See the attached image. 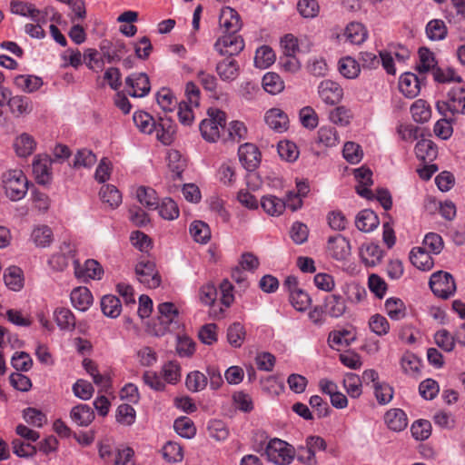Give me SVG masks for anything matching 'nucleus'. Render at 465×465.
<instances>
[{"label": "nucleus", "mask_w": 465, "mask_h": 465, "mask_svg": "<svg viewBox=\"0 0 465 465\" xmlns=\"http://www.w3.org/2000/svg\"><path fill=\"white\" fill-rule=\"evenodd\" d=\"M3 186L5 195L15 202L25 196L28 191V180L23 171L9 170L3 174Z\"/></svg>", "instance_id": "nucleus-1"}, {"label": "nucleus", "mask_w": 465, "mask_h": 465, "mask_svg": "<svg viewBox=\"0 0 465 465\" xmlns=\"http://www.w3.org/2000/svg\"><path fill=\"white\" fill-rule=\"evenodd\" d=\"M208 119L201 122L199 129L203 138L210 143H214L220 137V130L226 125V114L219 109H209Z\"/></svg>", "instance_id": "nucleus-2"}, {"label": "nucleus", "mask_w": 465, "mask_h": 465, "mask_svg": "<svg viewBox=\"0 0 465 465\" xmlns=\"http://www.w3.org/2000/svg\"><path fill=\"white\" fill-rule=\"evenodd\" d=\"M268 460L277 465H288L294 458V450L287 442L273 439L266 446Z\"/></svg>", "instance_id": "nucleus-3"}, {"label": "nucleus", "mask_w": 465, "mask_h": 465, "mask_svg": "<svg viewBox=\"0 0 465 465\" xmlns=\"http://www.w3.org/2000/svg\"><path fill=\"white\" fill-rule=\"evenodd\" d=\"M429 284L432 292L442 299H448L456 291V283L452 275L442 271L432 273Z\"/></svg>", "instance_id": "nucleus-4"}, {"label": "nucleus", "mask_w": 465, "mask_h": 465, "mask_svg": "<svg viewBox=\"0 0 465 465\" xmlns=\"http://www.w3.org/2000/svg\"><path fill=\"white\" fill-rule=\"evenodd\" d=\"M244 45L243 38L238 33H227L216 40L213 47L221 55L233 56L239 54Z\"/></svg>", "instance_id": "nucleus-5"}, {"label": "nucleus", "mask_w": 465, "mask_h": 465, "mask_svg": "<svg viewBox=\"0 0 465 465\" xmlns=\"http://www.w3.org/2000/svg\"><path fill=\"white\" fill-rule=\"evenodd\" d=\"M158 323L154 324L153 332L156 336H163L178 317L179 312L173 302H163L158 305Z\"/></svg>", "instance_id": "nucleus-6"}, {"label": "nucleus", "mask_w": 465, "mask_h": 465, "mask_svg": "<svg viewBox=\"0 0 465 465\" xmlns=\"http://www.w3.org/2000/svg\"><path fill=\"white\" fill-rule=\"evenodd\" d=\"M135 273L138 281L149 288H157L161 284V276L153 262H139L135 266Z\"/></svg>", "instance_id": "nucleus-7"}, {"label": "nucleus", "mask_w": 465, "mask_h": 465, "mask_svg": "<svg viewBox=\"0 0 465 465\" xmlns=\"http://www.w3.org/2000/svg\"><path fill=\"white\" fill-rule=\"evenodd\" d=\"M128 94L133 97H144L151 90L149 77L144 73H135L126 77Z\"/></svg>", "instance_id": "nucleus-8"}, {"label": "nucleus", "mask_w": 465, "mask_h": 465, "mask_svg": "<svg viewBox=\"0 0 465 465\" xmlns=\"http://www.w3.org/2000/svg\"><path fill=\"white\" fill-rule=\"evenodd\" d=\"M74 265L75 277L83 282H87L89 279L100 280L104 274L101 264L93 259L87 260L84 265H81L77 260H74Z\"/></svg>", "instance_id": "nucleus-9"}, {"label": "nucleus", "mask_w": 465, "mask_h": 465, "mask_svg": "<svg viewBox=\"0 0 465 465\" xmlns=\"http://www.w3.org/2000/svg\"><path fill=\"white\" fill-rule=\"evenodd\" d=\"M326 447L327 444L323 438L320 436H309L306 439V445L299 447V450H305L307 455L301 454L298 460L308 465H315L317 463L315 452L317 450H324Z\"/></svg>", "instance_id": "nucleus-10"}, {"label": "nucleus", "mask_w": 465, "mask_h": 465, "mask_svg": "<svg viewBox=\"0 0 465 465\" xmlns=\"http://www.w3.org/2000/svg\"><path fill=\"white\" fill-rule=\"evenodd\" d=\"M425 79L411 72L404 73L400 78L399 88L406 97L414 98L420 94L421 84H425Z\"/></svg>", "instance_id": "nucleus-11"}, {"label": "nucleus", "mask_w": 465, "mask_h": 465, "mask_svg": "<svg viewBox=\"0 0 465 465\" xmlns=\"http://www.w3.org/2000/svg\"><path fill=\"white\" fill-rule=\"evenodd\" d=\"M318 94L325 104L333 105L341 100L343 90L338 83L331 80H324L319 84Z\"/></svg>", "instance_id": "nucleus-12"}, {"label": "nucleus", "mask_w": 465, "mask_h": 465, "mask_svg": "<svg viewBox=\"0 0 465 465\" xmlns=\"http://www.w3.org/2000/svg\"><path fill=\"white\" fill-rule=\"evenodd\" d=\"M239 160L247 171L255 170L261 161V153L257 146L246 143L238 149Z\"/></svg>", "instance_id": "nucleus-13"}, {"label": "nucleus", "mask_w": 465, "mask_h": 465, "mask_svg": "<svg viewBox=\"0 0 465 465\" xmlns=\"http://www.w3.org/2000/svg\"><path fill=\"white\" fill-rule=\"evenodd\" d=\"M99 46L104 59L109 64L120 61L123 55L127 53V47L121 40H116L114 43L103 40Z\"/></svg>", "instance_id": "nucleus-14"}, {"label": "nucleus", "mask_w": 465, "mask_h": 465, "mask_svg": "<svg viewBox=\"0 0 465 465\" xmlns=\"http://www.w3.org/2000/svg\"><path fill=\"white\" fill-rule=\"evenodd\" d=\"M328 251L333 259L346 260L351 255L350 242L341 234L331 236L328 240Z\"/></svg>", "instance_id": "nucleus-15"}, {"label": "nucleus", "mask_w": 465, "mask_h": 465, "mask_svg": "<svg viewBox=\"0 0 465 465\" xmlns=\"http://www.w3.org/2000/svg\"><path fill=\"white\" fill-rule=\"evenodd\" d=\"M220 25L223 34L238 33L242 28V22L239 14L231 7L223 9L220 16Z\"/></svg>", "instance_id": "nucleus-16"}, {"label": "nucleus", "mask_w": 465, "mask_h": 465, "mask_svg": "<svg viewBox=\"0 0 465 465\" xmlns=\"http://www.w3.org/2000/svg\"><path fill=\"white\" fill-rule=\"evenodd\" d=\"M11 12L15 15L23 16H30L35 23H45V15L42 12L35 7L34 5L29 3H24L20 1L11 2Z\"/></svg>", "instance_id": "nucleus-17"}, {"label": "nucleus", "mask_w": 465, "mask_h": 465, "mask_svg": "<svg viewBox=\"0 0 465 465\" xmlns=\"http://www.w3.org/2000/svg\"><path fill=\"white\" fill-rule=\"evenodd\" d=\"M264 120L268 126L275 132L282 133L288 128V116L279 108H272L267 111Z\"/></svg>", "instance_id": "nucleus-18"}, {"label": "nucleus", "mask_w": 465, "mask_h": 465, "mask_svg": "<svg viewBox=\"0 0 465 465\" xmlns=\"http://www.w3.org/2000/svg\"><path fill=\"white\" fill-rule=\"evenodd\" d=\"M33 173L39 184H49L52 180L51 161L48 158H37L33 162Z\"/></svg>", "instance_id": "nucleus-19"}, {"label": "nucleus", "mask_w": 465, "mask_h": 465, "mask_svg": "<svg viewBox=\"0 0 465 465\" xmlns=\"http://www.w3.org/2000/svg\"><path fill=\"white\" fill-rule=\"evenodd\" d=\"M380 223L377 214L370 210H361L355 217V225L363 232H370L378 227Z\"/></svg>", "instance_id": "nucleus-20"}, {"label": "nucleus", "mask_w": 465, "mask_h": 465, "mask_svg": "<svg viewBox=\"0 0 465 465\" xmlns=\"http://www.w3.org/2000/svg\"><path fill=\"white\" fill-rule=\"evenodd\" d=\"M70 299L73 306L81 312L87 311L93 303V295L84 286L74 288L71 292Z\"/></svg>", "instance_id": "nucleus-21"}, {"label": "nucleus", "mask_w": 465, "mask_h": 465, "mask_svg": "<svg viewBox=\"0 0 465 465\" xmlns=\"http://www.w3.org/2000/svg\"><path fill=\"white\" fill-rule=\"evenodd\" d=\"M215 71L221 80L232 82L238 77L240 67L234 59H223L216 64Z\"/></svg>", "instance_id": "nucleus-22"}, {"label": "nucleus", "mask_w": 465, "mask_h": 465, "mask_svg": "<svg viewBox=\"0 0 465 465\" xmlns=\"http://www.w3.org/2000/svg\"><path fill=\"white\" fill-rule=\"evenodd\" d=\"M326 314L332 318H340L346 312L345 300L340 294H331L324 300L323 304Z\"/></svg>", "instance_id": "nucleus-23"}, {"label": "nucleus", "mask_w": 465, "mask_h": 465, "mask_svg": "<svg viewBox=\"0 0 465 465\" xmlns=\"http://www.w3.org/2000/svg\"><path fill=\"white\" fill-rule=\"evenodd\" d=\"M200 301L205 304L212 306L210 314L215 318L220 317L223 313V310L222 308L219 311L216 310L214 306V302L217 298V290L214 284L206 283L203 285L199 292Z\"/></svg>", "instance_id": "nucleus-24"}, {"label": "nucleus", "mask_w": 465, "mask_h": 465, "mask_svg": "<svg viewBox=\"0 0 465 465\" xmlns=\"http://www.w3.org/2000/svg\"><path fill=\"white\" fill-rule=\"evenodd\" d=\"M415 153L420 161L431 163L437 158L438 148L431 140L420 139L415 146Z\"/></svg>", "instance_id": "nucleus-25"}, {"label": "nucleus", "mask_w": 465, "mask_h": 465, "mask_svg": "<svg viewBox=\"0 0 465 465\" xmlns=\"http://www.w3.org/2000/svg\"><path fill=\"white\" fill-rule=\"evenodd\" d=\"M70 417L78 426L87 427L94 419V410L87 404H78L70 411Z\"/></svg>", "instance_id": "nucleus-26"}, {"label": "nucleus", "mask_w": 465, "mask_h": 465, "mask_svg": "<svg viewBox=\"0 0 465 465\" xmlns=\"http://www.w3.org/2000/svg\"><path fill=\"white\" fill-rule=\"evenodd\" d=\"M156 137L163 144H170L173 141L175 125L171 118L160 117L156 123Z\"/></svg>", "instance_id": "nucleus-27"}, {"label": "nucleus", "mask_w": 465, "mask_h": 465, "mask_svg": "<svg viewBox=\"0 0 465 465\" xmlns=\"http://www.w3.org/2000/svg\"><path fill=\"white\" fill-rule=\"evenodd\" d=\"M411 262L418 269L429 271L433 266V259L430 252L423 247H416L411 251Z\"/></svg>", "instance_id": "nucleus-28"}, {"label": "nucleus", "mask_w": 465, "mask_h": 465, "mask_svg": "<svg viewBox=\"0 0 465 465\" xmlns=\"http://www.w3.org/2000/svg\"><path fill=\"white\" fill-rule=\"evenodd\" d=\"M384 420L389 429L394 431H401L408 425L407 415L401 409L389 410L385 413Z\"/></svg>", "instance_id": "nucleus-29"}, {"label": "nucleus", "mask_w": 465, "mask_h": 465, "mask_svg": "<svg viewBox=\"0 0 465 465\" xmlns=\"http://www.w3.org/2000/svg\"><path fill=\"white\" fill-rule=\"evenodd\" d=\"M261 205L264 212L272 216L282 214L286 208L284 200L272 194L264 195L261 199Z\"/></svg>", "instance_id": "nucleus-30"}, {"label": "nucleus", "mask_w": 465, "mask_h": 465, "mask_svg": "<svg viewBox=\"0 0 465 465\" xmlns=\"http://www.w3.org/2000/svg\"><path fill=\"white\" fill-rule=\"evenodd\" d=\"M133 120L135 126L143 134H151L157 128V122L146 112H135Z\"/></svg>", "instance_id": "nucleus-31"}, {"label": "nucleus", "mask_w": 465, "mask_h": 465, "mask_svg": "<svg viewBox=\"0 0 465 465\" xmlns=\"http://www.w3.org/2000/svg\"><path fill=\"white\" fill-rule=\"evenodd\" d=\"M368 33L364 25L361 23L352 22L349 24L344 32L346 39L354 45H361L367 38Z\"/></svg>", "instance_id": "nucleus-32"}, {"label": "nucleus", "mask_w": 465, "mask_h": 465, "mask_svg": "<svg viewBox=\"0 0 465 465\" xmlns=\"http://www.w3.org/2000/svg\"><path fill=\"white\" fill-rule=\"evenodd\" d=\"M450 101L451 114H465V88H451L448 94Z\"/></svg>", "instance_id": "nucleus-33"}, {"label": "nucleus", "mask_w": 465, "mask_h": 465, "mask_svg": "<svg viewBox=\"0 0 465 465\" xmlns=\"http://www.w3.org/2000/svg\"><path fill=\"white\" fill-rule=\"evenodd\" d=\"M101 309L105 316L116 318L122 312V303L114 295H104L101 300Z\"/></svg>", "instance_id": "nucleus-34"}, {"label": "nucleus", "mask_w": 465, "mask_h": 465, "mask_svg": "<svg viewBox=\"0 0 465 465\" xmlns=\"http://www.w3.org/2000/svg\"><path fill=\"white\" fill-rule=\"evenodd\" d=\"M7 105L12 114L16 116L27 114L32 111V104L30 99L23 95L11 96L7 101Z\"/></svg>", "instance_id": "nucleus-35"}, {"label": "nucleus", "mask_w": 465, "mask_h": 465, "mask_svg": "<svg viewBox=\"0 0 465 465\" xmlns=\"http://www.w3.org/2000/svg\"><path fill=\"white\" fill-rule=\"evenodd\" d=\"M412 118L417 123H426L431 117V109L429 104L422 99L416 100L411 106Z\"/></svg>", "instance_id": "nucleus-36"}, {"label": "nucleus", "mask_w": 465, "mask_h": 465, "mask_svg": "<svg viewBox=\"0 0 465 465\" xmlns=\"http://www.w3.org/2000/svg\"><path fill=\"white\" fill-rule=\"evenodd\" d=\"M136 197L141 204L148 209L155 210L158 208L159 201L155 192L151 187L141 186L136 191Z\"/></svg>", "instance_id": "nucleus-37"}, {"label": "nucleus", "mask_w": 465, "mask_h": 465, "mask_svg": "<svg viewBox=\"0 0 465 465\" xmlns=\"http://www.w3.org/2000/svg\"><path fill=\"white\" fill-rule=\"evenodd\" d=\"M418 53L420 61L416 65L417 72L422 75L431 69L433 71L436 68V61L433 53L427 47H420Z\"/></svg>", "instance_id": "nucleus-38"}, {"label": "nucleus", "mask_w": 465, "mask_h": 465, "mask_svg": "<svg viewBox=\"0 0 465 465\" xmlns=\"http://www.w3.org/2000/svg\"><path fill=\"white\" fill-rule=\"evenodd\" d=\"M4 280L6 286L12 291H19L24 286L23 272L16 266H11L5 271Z\"/></svg>", "instance_id": "nucleus-39"}, {"label": "nucleus", "mask_w": 465, "mask_h": 465, "mask_svg": "<svg viewBox=\"0 0 465 465\" xmlns=\"http://www.w3.org/2000/svg\"><path fill=\"white\" fill-rule=\"evenodd\" d=\"M262 87L265 92L277 94L283 91L284 82L278 74L270 72L262 77Z\"/></svg>", "instance_id": "nucleus-40"}, {"label": "nucleus", "mask_w": 465, "mask_h": 465, "mask_svg": "<svg viewBox=\"0 0 465 465\" xmlns=\"http://www.w3.org/2000/svg\"><path fill=\"white\" fill-rule=\"evenodd\" d=\"M447 34V26L440 19L430 20L426 25V35L431 41L443 40Z\"/></svg>", "instance_id": "nucleus-41"}, {"label": "nucleus", "mask_w": 465, "mask_h": 465, "mask_svg": "<svg viewBox=\"0 0 465 465\" xmlns=\"http://www.w3.org/2000/svg\"><path fill=\"white\" fill-rule=\"evenodd\" d=\"M54 317L61 330L71 331L75 326V318L69 309L57 308L54 312Z\"/></svg>", "instance_id": "nucleus-42"}, {"label": "nucleus", "mask_w": 465, "mask_h": 465, "mask_svg": "<svg viewBox=\"0 0 465 465\" xmlns=\"http://www.w3.org/2000/svg\"><path fill=\"white\" fill-rule=\"evenodd\" d=\"M275 61V54L268 45H262L256 50L254 56V64L256 67L265 69L272 65Z\"/></svg>", "instance_id": "nucleus-43"}, {"label": "nucleus", "mask_w": 465, "mask_h": 465, "mask_svg": "<svg viewBox=\"0 0 465 465\" xmlns=\"http://www.w3.org/2000/svg\"><path fill=\"white\" fill-rule=\"evenodd\" d=\"M317 142L325 147H333L339 144L340 138L334 127L322 126L318 130Z\"/></svg>", "instance_id": "nucleus-44"}, {"label": "nucleus", "mask_w": 465, "mask_h": 465, "mask_svg": "<svg viewBox=\"0 0 465 465\" xmlns=\"http://www.w3.org/2000/svg\"><path fill=\"white\" fill-rule=\"evenodd\" d=\"M104 61H106L100 53L94 48H88L84 53V62L86 66L94 71L101 72L104 67Z\"/></svg>", "instance_id": "nucleus-45"}, {"label": "nucleus", "mask_w": 465, "mask_h": 465, "mask_svg": "<svg viewBox=\"0 0 465 465\" xmlns=\"http://www.w3.org/2000/svg\"><path fill=\"white\" fill-rule=\"evenodd\" d=\"M14 145L19 156L26 157L33 153L35 148V142L28 134H22L15 139Z\"/></svg>", "instance_id": "nucleus-46"}, {"label": "nucleus", "mask_w": 465, "mask_h": 465, "mask_svg": "<svg viewBox=\"0 0 465 465\" xmlns=\"http://www.w3.org/2000/svg\"><path fill=\"white\" fill-rule=\"evenodd\" d=\"M15 84L25 93H33L38 90L42 84V79L34 75H17L14 80Z\"/></svg>", "instance_id": "nucleus-47"}, {"label": "nucleus", "mask_w": 465, "mask_h": 465, "mask_svg": "<svg viewBox=\"0 0 465 465\" xmlns=\"http://www.w3.org/2000/svg\"><path fill=\"white\" fill-rule=\"evenodd\" d=\"M190 233L199 243H206L211 238L210 227L203 221L193 222L190 225Z\"/></svg>", "instance_id": "nucleus-48"}, {"label": "nucleus", "mask_w": 465, "mask_h": 465, "mask_svg": "<svg viewBox=\"0 0 465 465\" xmlns=\"http://www.w3.org/2000/svg\"><path fill=\"white\" fill-rule=\"evenodd\" d=\"M385 310L388 316L394 321H399L406 316L404 302L399 298H390L385 302Z\"/></svg>", "instance_id": "nucleus-49"}, {"label": "nucleus", "mask_w": 465, "mask_h": 465, "mask_svg": "<svg viewBox=\"0 0 465 465\" xmlns=\"http://www.w3.org/2000/svg\"><path fill=\"white\" fill-rule=\"evenodd\" d=\"M245 336V329L240 322H233L227 329V341L234 348H240L242 346Z\"/></svg>", "instance_id": "nucleus-50"}, {"label": "nucleus", "mask_w": 465, "mask_h": 465, "mask_svg": "<svg viewBox=\"0 0 465 465\" xmlns=\"http://www.w3.org/2000/svg\"><path fill=\"white\" fill-rule=\"evenodd\" d=\"M99 194L103 203H108L112 208L117 207L122 203L120 192L112 184L103 185Z\"/></svg>", "instance_id": "nucleus-51"}, {"label": "nucleus", "mask_w": 465, "mask_h": 465, "mask_svg": "<svg viewBox=\"0 0 465 465\" xmlns=\"http://www.w3.org/2000/svg\"><path fill=\"white\" fill-rule=\"evenodd\" d=\"M31 238L38 247H46L53 242V232L47 225H41L35 228Z\"/></svg>", "instance_id": "nucleus-52"}, {"label": "nucleus", "mask_w": 465, "mask_h": 465, "mask_svg": "<svg viewBox=\"0 0 465 465\" xmlns=\"http://www.w3.org/2000/svg\"><path fill=\"white\" fill-rule=\"evenodd\" d=\"M339 71L344 77L353 79L360 73V64L355 59L347 56L339 61Z\"/></svg>", "instance_id": "nucleus-53"}, {"label": "nucleus", "mask_w": 465, "mask_h": 465, "mask_svg": "<svg viewBox=\"0 0 465 465\" xmlns=\"http://www.w3.org/2000/svg\"><path fill=\"white\" fill-rule=\"evenodd\" d=\"M163 459L168 462H180L183 459V448L180 444L168 441L162 449Z\"/></svg>", "instance_id": "nucleus-54"}, {"label": "nucleus", "mask_w": 465, "mask_h": 465, "mask_svg": "<svg viewBox=\"0 0 465 465\" xmlns=\"http://www.w3.org/2000/svg\"><path fill=\"white\" fill-rule=\"evenodd\" d=\"M159 214L165 220H174L179 217V208L177 203L172 198H164L159 203Z\"/></svg>", "instance_id": "nucleus-55"}, {"label": "nucleus", "mask_w": 465, "mask_h": 465, "mask_svg": "<svg viewBox=\"0 0 465 465\" xmlns=\"http://www.w3.org/2000/svg\"><path fill=\"white\" fill-rule=\"evenodd\" d=\"M156 100L160 107L164 112H173L176 105L177 100L172 91L167 88H162L156 94Z\"/></svg>", "instance_id": "nucleus-56"}, {"label": "nucleus", "mask_w": 465, "mask_h": 465, "mask_svg": "<svg viewBox=\"0 0 465 465\" xmlns=\"http://www.w3.org/2000/svg\"><path fill=\"white\" fill-rule=\"evenodd\" d=\"M208 382V378L201 371L190 372L186 378V387L189 391L196 392L203 391Z\"/></svg>", "instance_id": "nucleus-57"}, {"label": "nucleus", "mask_w": 465, "mask_h": 465, "mask_svg": "<svg viewBox=\"0 0 465 465\" xmlns=\"http://www.w3.org/2000/svg\"><path fill=\"white\" fill-rule=\"evenodd\" d=\"M351 118H352L351 111L343 105L337 106L336 108L332 109L330 112V115H329V119L331 123L341 125V126L348 125L350 124Z\"/></svg>", "instance_id": "nucleus-58"}, {"label": "nucleus", "mask_w": 465, "mask_h": 465, "mask_svg": "<svg viewBox=\"0 0 465 465\" xmlns=\"http://www.w3.org/2000/svg\"><path fill=\"white\" fill-rule=\"evenodd\" d=\"M97 161L96 155L86 148H83L77 151L74 155V168H89L93 166Z\"/></svg>", "instance_id": "nucleus-59"}, {"label": "nucleus", "mask_w": 465, "mask_h": 465, "mask_svg": "<svg viewBox=\"0 0 465 465\" xmlns=\"http://www.w3.org/2000/svg\"><path fill=\"white\" fill-rule=\"evenodd\" d=\"M343 385L347 391V393L351 398H358L361 396V379L355 373H347L344 380Z\"/></svg>", "instance_id": "nucleus-60"}, {"label": "nucleus", "mask_w": 465, "mask_h": 465, "mask_svg": "<svg viewBox=\"0 0 465 465\" xmlns=\"http://www.w3.org/2000/svg\"><path fill=\"white\" fill-rule=\"evenodd\" d=\"M173 427L180 436L187 439L193 437L196 432L193 422L187 417L176 419Z\"/></svg>", "instance_id": "nucleus-61"}, {"label": "nucleus", "mask_w": 465, "mask_h": 465, "mask_svg": "<svg viewBox=\"0 0 465 465\" xmlns=\"http://www.w3.org/2000/svg\"><path fill=\"white\" fill-rule=\"evenodd\" d=\"M290 302L297 311L303 312L311 304L312 300L307 292L299 289L291 292Z\"/></svg>", "instance_id": "nucleus-62"}, {"label": "nucleus", "mask_w": 465, "mask_h": 465, "mask_svg": "<svg viewBox=\"0 0 465 465\" xmlns=\"http://www.w3.org/2000/svg\"><path fill=\"white\" fill-rule=\"evenodd\" d=\"M278 153L282 159L294 162L299 156L296 144L290 141H282L278 143Z\"/></svg>", "instance_id": "nucleus-63"}, {"label": "nucleus", "mask_w": 465, "mask_h": 465, "mask_svg": "<svg viewBox=\"0 0 465 465\" xmlns=\"http://www.w3.org/2000/svg\"><path fill=\"white\" fill-rule=\"evenodd\" d=\"M342 153L343 157L352 164L360 163L363 156L361 146L353 142L345 143Z\"/></svg>", "instance_id": "nucleus-64"}]
</instances>
